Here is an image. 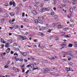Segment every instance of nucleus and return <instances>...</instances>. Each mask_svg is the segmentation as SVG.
Listing matches in <instances>:
<instances>
[{"label": "nucleus", "instance_id": "nucleus-53", "mask_svg": "<svg viewBox=\"0 0 77 77\" xmlns=\"http://www.w3.org/2000/svg\"><path fill=\"white\" fill-rule=\"evenodd\" d=\"M34 63L35 65H38V62Z\"/></svg>", "mask_w": 77, "mask_h": 77}, {"label": "nucleus", "instance_id": "nucleus-62", "mask_svg": "<svg viewBox=\"0 0 77 77\" xmlns=\"http://www.w3.org/2000/svg\"><path fill=\"white\" fill-rule=\"evenodd\" d=\"M44 62H45V63H48V61L45 60L44 61Z\"/></svg>", "mask_w": 77, "mask_h": 77}, {"label": "nucleus", "instance_id": "nucleus-13", "mask_svg": "<svg viewBox=\"0 0 77 77\" xmlns=\"http://www.w3.org/2000/svg\"><path fill=\"white\" fill-rule=\"evenodd\" d=\"M30 66V67H31V68H33V67H34V65L33 64H31Z\"/></svg>", "mask_w": 77, "mask_h": 77}, {"label": "nucleus", "instance_id": "nucleus-12", "mask_svg": "<svg viewBox=\"0 0 77 77\" xmlns=\"http://www.w3.org/2000/svg\"><path fill=\"white\" fill-rule=\"evenodd\" d=\"M66 69L67 72L70 71H71V70H70V68H69L68 67H66Z\"/></svg>", "mask_w": 77, "mask_h": 77}, {"label": "nucleus", "instance_id": "nucleus-4", "mask_svg": "<svg viewBox=\"0 0 77 77\" xmlns=\"http://www.w3.org/2000/svg\"><path fill=\"white\" fill-rule=\"evenodd\" d=\"M20 53L21 54H22V55H23V56H26L27 54V52H20Z\"/></svg>", "mask_w": 77, "mask_h": 77}, {"label": "nucleus", "instance_id": "nucleus-58", "mask_svg": "<svg viewBox=\"0 0 77 77\" xmlns=\"http://www.w3.org/2000/svg\"><path fill=\"white\" fill-rule=\"evenodd\" d=\"M49 31H47V32H49V33H51V30H50V29H49Z\"/></svg>", "mask_w": 77, "mask_h": 77}, {"label": "nucleus", "instance_id": "nucleus-42", "mask_svg": "<svg viewBox=\"0 0 77 77\" xmlns=\"http://www.w3.org/2000/svg\"><path fill=\"white\" fill-rule=\"evenodd\" d=\"M55 40H56V41L58 40L59 39V38H58V37H56L55 38Z\"/></svg>", "mask_w": 77, "mask_h": 77}, {"label": "nucleus", "instance_id": "nucleus-59", "mask_svg": "<svg viewBox=\"0 0 77 77\" xmlns=\"http://www.w3.org/2000/svg\"><path fill=\"white\" fill-rule=\"evenodd\" d=\"M11 54H14V51H11Z\"/></svg>", "mask_w": 77, "mask_h": 77}, {"label": "nucleus", "instance_id": "nucleus-48", "mask_svg": "<svg viewBox=\"0 0 77 77\" xmlns=\"http://www.w3.org/2000/svg\"><path fill=\"white\" fill-rule=\"evenodd\" d=\"M67 1V0H63V3H66Z\"/></svg>", "mask_w": 77, "mask_h": 77}, {"label": "nucleus", "instance_id": "nucleus-50", "mask_svg": "<svg viewBox=\"0 0 77 77\" xmlns=\"http://www.w3.org/2000/svg\"><path fill=\"white\" fill-rule=\"evenodd\" d=\"M76 8V7H74L72 8L73 10H74L75 9V8Z\"/></svg>", "mask_w": 77, "mask_h": 77}, {"label": "nucleus", "instance_id": "nucleus-31", "mask_svg": "<svg viewBox=\"0 0 77 77\" xmlns=\"http://www.w3.org/2000/svg\"><path fill=\"white\" fill-rule=\"evenodd\" d=\"M15 21V19L14 18L11 21V22H14Z\"/></svg>", "mask_w": 77, "mask_h": 77}, {"label": "nucleus", "instance_id": "nucleus-7", "mask_svg": "<svg viewBox=\"0 0 77 77\" xmlns=\"http://www.w3.org/2000/svg\"><path fill=\"white\" fill-rule=\"evenodd\" d=\"M10 50H11V49H10V48H8L7 50H6V52L7 53H9V52H10Z\"/></svg>", "mask_w": 77, "mask_h": 77}, {"label": "nucleus", "instance_id": "nucleus-57", "mask_svg": "<svg viewBox=\"0 0 77 77\" xmlns=\"http://www.w3.org/2000/svg\"><path fill=\"white\" fill-rule=\"evenodd\" d=\"M15 71H16V72H18V69H16V70H15Z\"/></svg>", "mask_w": 77, "mask_h": 77}, {"label": "nucleus", "instance_id": "nucleus-17", "mask_svg": "<svg viewBox=\"0 0 77 77\" xmlns=\"http://www.w3.org/2000/svg\"><path fill=\"white\" fill-rule=\"evenodd\" d=\"M62 26L60 25H58V29H60V28H62Z\"/></svg>", "mask_w": 77, "mask_h": 77}, {"label": "nucleus", "instance_id": "nucleus-9", "mask_svg": "<svg viewBox=\"0 0 77 77\" xmlns=\"http://www.w3.org/2000/svg\"><path fill=\"white\" fill-rule=\"evenodd\" d=\"M10 15L11 16V17H14L15 15V13H9Z\"/></svg>", "mask_w": 77, "mask_h": 77}, {"label": "nucleus", "instance_id": "nucleus-64", "mask_svg": "<svg viewBox=\"0 0 77 77\" xmlns=\"http://www.w3.org/2000/svg\"><path fill=\"white\" fill-rule=\"evenodd\" d=\"M75 53H76V54H77V51H74Z\"/></svg>", "mask_w": 77, "mask_h": 77}, {"label": "nucleus", "instance_id": "nucleus-18", "mask_svg": "<svg viewBox=\"0 0 77 77\" xmlns=\"http://www.w3.org/2000/svg\"><path fill=\"white\" fill-rule=\"evenodd\" d=\"M68 47H72V45L71 44H69Z\"/></svg>", "mask_w": 77, "mask_h": 77}, {"label": "nucleus", "instance_id": "nucleus-43", "mask_svg": "<svg viewBox=\"0 0 77 77\" xmlns=\"http://www.w3.org/2000/svg\"><path fill=\"white\" fill-rule=\"evenodd\" d=\"M43 6H44V4H42L40 5V7H43Z\"/></svg>", "mask_w": 77, "mask_h": 77}, {"label": "nucleus", "instance_id": "nucleus-39", "mask_svg": "<svg viewBox=\"0 0 77 77\" xmlns=\"http://www.w3.org/2000/svg\"><path fill=\"white\" fill-rule=\"evenodd\" d=\"M1 46H2V47H1V48H3V47H4L5 46V45H3V44Z\"/></svg>", "mask_w": 77, "mask_h": 77}, {"label": "nucleus", "instance_id": "nucleus-24", "mask_svg": "<svg viewBox=\"0 0 77 77\" xmlns=\"http://www.w3.org/2000/svg\"><path fill=\"white\" fill-rule=\"evenodd\" d=\"M12 26H15V23H12Z\"/></svg>", "mask_w": 77, "mask_h": 77}, {"label": "nucleus", "instance_id": "nucleus-54", "mask_svg": "<svg viewBox=\"0 0 77 77\" xmlns=\"http://www.w3.org/2000/svg\"><path fill=\"white\" fill-rule=\"evenodd\" d=\"M48 9V8H45V9H44V10L45 11H47V10Z\"/></svg>", "mask_w": 77, "mask_h": 77}, {"label": "nucleus", "instance_id": "nucleus-2", "mask_svg": "<svg viewBox=\"0 0 77 77\" xmlns=\"http://www.w3.org/2000/svg\"><path fill=\"white\" fill-rule=\"evenodd\" d=\"M35 23L36 24H38L39 23H40V24H43V22H42V21L39 22V21H38V20L37 19H36L35 20Z\"/></svg>", "mask_w": 77, "mask_h": 77}, {"label": "nucleus", "instance_id": "nucleus-1", "mask_svg": "<svg viewBox=\"0 0 77 77\" xmlns=\"http://www.w3.org/2000/svg\"><path fill=\"white\" fill-rule=\"evenodd\" d=\"M19 36H20V39H22V40H26V39H27V38L24 36H22L21 35H19Z\"/></svg>", "mask_w": 77, "mask_h": 77}, {"label": "nucleus", "instance_id": "nucleus-52", "mask_svg": "<svg viewBox=\"0 0 77 77\" xmlns=\"http://www.w3.org/2000/svg\"><path fill=\"white\" fill-rule=\"evenodd\" d=\"M62 5L63 8H64V7H65V6H66V5H65V4H63Z\"/></svg>", "mask_w": 77, "mask_h": 77}, {"label": "nucleus", "instance_id": "nucleus-15", "mask_svg": "<svg viewBox=\"0 0 77 77\" xmlns=\"http://www.w3.org/2000/svg\"><path fill=\"white\" fill-rule=\"evenodd\" d=\"M38 35H42V36L44 35V34L41 33V32H38Z\"/></svg>", "mask_w": 77, "mask_h": 77}, {"label": "nucleus", "instance_id": "nucleus-55", "mask_svg": "<svg viewBox=\"0 0 77 77\" xmlns=\"http://www.w3.org/2000/svg\"><path fill=\"white\" fill-rule=\"evenodd\" d=\"M62 54L64 55L65 54V52H62Z\"/></svg>", "mask_w": 77, "mask_h": 77}, {"label": "nucleus", "instance_id": "nucleus-23", "mask_svg": "<svg viewBox=\"0 0 77 77\" xmlns=\"http://www.w3.org/2000/svg\"><path fill=\"white\" fill-rule=\"evenodd\" d=\"M71 16H72L71 14H69V15L67 17H68V18H70V17H71Z\"/></svg>", "mask_w": 77, "mask_h": 77}, {"label": "nucleus", "instance_id": "nucleus-63", "mask_svg": "<svg viewBox=\"0 0 77 77\" xmlns=\"http://www.w3.org/2000/svg\"><path fill=\"white\" fill-rule=\"evenodd\" d=\"M56 25L54 23H53V24H52V26H56Z\"/></svg>", "mask_w": 77, "mask_h": 77}, {"label": "nucleus", "instance_id": "nucleus-22", "mask_svg": "<svg viewBox=\"0 0 77 77\" xmlns=\"http://www.w3.org/2000/svg\"><path fill=\"white\" fill-rule=\"evenodd\" d=\"M45 29V28L44 27L42 26V30H44Z\"/></svg>", "mask_w": 77, "mask_h": 77}, {"label": "nucleus", "instance_id": "nucleus-60", "mask_svg": "<svg viewBox=\"0 0 77 77\" xmlns=\"http://www.w3.org/2000/svg\"><path fill=\"white\" fill-rule=\"evenodd\" d=\"M70 26H71V27H72V28L73 27H74V25H70Z\"/></svg>", "mask_w": 77, "mask_h": 77}, {"label": "nucleus", "instance_id": "nucleus-26", "mask_svg": "<svg viewBox=\"0 0 77 77\" xmlns=\"http://www.w3.org/2000/svg\"><path fill=\"white\" fill-rule=\"evenodd\" d=\"M69 65H73V63H72L70 62L69 63Z\"/></svg>", "mask_w": 77, "mask_h": 77}, {"label": "nucleus", "instance_id": "nucleus-41", "mask_svg": "<svg viewBox=\"0 0 77 77\" xmlns=\"http://www.w3.org/2000/svg\"><path fill=\"white\" fill-rule=\"evenodd\" d=\"M25 72V70H24V68H23V69H22V72L23 73Z\"/></svg>", "mask_w": 77, "mask_h": 77}, {"label": "nucleus", "instance_id": "nucleus-11", "mask_svg": "<svg viewBox=\"0 0 77 77\" xmlns=\"http://www.w3.org/2000/svg\"><path fill=\"white\" fill-rule=\"evenodd\" d=\"M66 54H68V55H70L71 54V52L70 51H69L67 52L66 53Z\"/></svg>", "mask_w": 77, "mask_h": 77}, {"label": "nucleus", "instance_id": "nucleus-3", "mask_svg": "<svg viewBox=\"0 0 77 77\" xmlns=\"http://www.w3.org/2000/svg\"><path fill=\"white\" fill-rule=\"evenodd\" d=\"M12 4L13 5V7H15L16 4H15V2H13V3L11 2H10V6H12Z\"/></svg>", "mask_w": 77, "mask_h": 77}, {"label": "nucleus", "instance_id": "nucleus-51", "mask_svg": "<svg viewBox=\"0 0 77 77\" xmlns=\"http://www.w3.org/2000/svg\"><path fill=\"white\" fill-rule=\"evenodd\" d=\"M35 58H30V60H34Z\"/></svg>", "mask_w": 77, "mask_h": 77}, {"label": "nucleus", "instance_id": "nucleus-38", "mask_svg": "<svg viewBox=\"0 0 77 77\" xmlns=\"http://www.w3.org/2000/svg\"><path fill=\"white\" fill-rule=\"evenodd\" d=\"M63 8V5H60V8H61V9H62V8Z\"/></svg>", "mask_w": 77, "mask_h": 77}, {"label": "nucleus", "instance_id": "nucleus-40", "mask_svg": "<svg viewBox=\"0 0 77 77\" xmlns=\"http://www.w3.org/2000/svg\"><path fill=\"white\" fill-rule=\"evenodd\" d=\"M8 5H9V4H8L7 3H5V6H8Z\"/></svg>", "mask_w": 77, "mask_h": 77}, {"label": "nucleus", "instance_id": "nucleus-45", "mask_svg": "<svg viewBox=\"0 0 77 77\" xmlns=\"http://www.w3.org/2000/svg\"><path fill=\"white\" fill-rule=\"evenodd\" d=\"M37 41H38V40L37 39H35L34 40V41L35 42H38Z\"/></svg>", "mask_w": 77, "mask_h": 77}, {"label": "nucleus", "instance_id": "nucleus-33", "mask_svg": "<svg viewBox=\"0 0 77 77\" xmlns=\"http://www.w3.org/2000/svg\"><path fill=\"white\" fill-rule=\"evenodd\" d=\"M17 44L16 43H14L13 44V46H17Z\"/></svg>", "mask_w": 77, "mask_h": 77}, {"label": "nucleus", "instance_id": "nucleus-10", "mask_svg": "<svg viewBox=\"0 0 77 77\" xmlns=\"http://www.w3.org/2000/svg\"><path fill=\"white\" fill-rule=\"evenodd\" d=\"M38 19L39 21H42L43 20V18L42 17H38Z\"/></svg>", "mask_w": 77, "mask_h": 77}, {"label": "nucleus", "instance_id": "nucleus-29", "mask_svg": "<svg viewBox=\"0 0 77 77\" xmlns=\"http://www.w3.org/2000/svg\"><path fill=\"white\" fill-rule=\"evenodd\" d=\"M38 3H39L38 2H37V3H36V4L35 5V7H36V6H37L38 5Z\"/></svg>", "mask_w": 77, "mask_h": 77}, {"label": "nucleus", "instance_id": "nucleus-20", "mask_svg": "<svg viewBox=\"0 0 77 77\" xmlns=\"http://www.w3.org/2000/svg\"><path fill=\"white\" fill-rule=\"evenodd\" d=\"M76 3V1H74V2H72V4L73 5H75Z\"/></svg>", "mask_w": 77, "mask_h": 77}, {"label": "nucleus", "instance_id": "nucleus-36", "mask_svg": "<svg viewBox=\"0 0 77 77\" xmlns=\"http://www.w3.org/2000/svg\"><path fill=\"white\" fill-rule=\"evenodd\" d=\"M51 60H54V57H51Z\"/></svg>", "mask_w": 77, "mask_h": 77}, {"label": "nucleus", "instance_id": "nucleus-21", "mask_svg": "<svg viewBox=\"0 0 77 77\" xmlns=\"http://www.w3.org/2000/svg\"><path fill=\"white\" fill-rule=\"evenodd\" d=\"M69 11L71 12H72V11H73V10L72 8H70L69 9Z\"/></svg>", "mask_w": 77, "mask_h": 77}, {"label": "nucleus", "instance_id": "nucleus-35", "mask_svg": "<svg viewBox=\"0 0 77 77\" xmlns=\"http://www.w3.org/2000/svg\"><path fill=\"white\" fill-rule=\"evenodd\" d=\"M51 15H52V16L54 15V13L53 12H51Z\"/></svg>", "mask_w": 77, "mask_h": 77}, {"label": "nucleus", "instance_id": "nucleus-46", "mask_svg": "<svg viewBox=\"0 0 77 77\" xmlns=\"http://www.w3.org/2000/svg\"><path fill=\"white\" fill-rule=\"evenodd\" d=\"M63 61H66V59H62Z\"/></svg>", "mask_w": 77, "mask_h": 77}, {"label": "nucleus", "instance_id": "nucleus-34", "mask_svg": "<svg viewBox=\"0 0 77 77\" xmlns=\"http://www.w3.org/2000/svg\"><path fill=\"white\" fill-rule=\"evenodd\" d=\"M23 58L19 59V61H23Z\"/></svg>", "mask_w": 77, "mask_h": 77}, {"label": "nucleus", "instance_id": "nucleus-8", "mask_svg": "<svg viewBox=\"0 0 77 77\" xmlns=\"http://www.w3.org/2000/svg\"><path fill=\"white\" fill-rule=\"evenodd\" d=\"M5 46L7 48H8V47H9V43H6Z\"/></svg>", "mask_w": 77, "mask_h": 77}, {"label": "nucleus", "instance_id": "nucleus-27", "mask_svg": "<svg viewBox=\"0 0 77 77\" xmlns=\"http://www.w3.org/2000/svg\"><path fill=\"white\" fill-rule=\"evenodd\" d=\"M2 56H5L6 55V53L4 52L3 54H1Z\"/></svg>", "mask_w": 77, "mask_h": 77}, {"label": "nucleus", "instance_id": "nucleus-56", "mask_svg": "<svg viewBox=\"0 0 77 77\" xmlns=\"http://www.w3.org/2000/svg\"><path fill=\"white\" fill-rule=\"evenodd\" d=\"M24 61H25V62H27V60L26 59H25L24 60Z\"/></svg>", "mask_w": 77, "mask_h": 77}, {"label": "nucleus", "instance_id": "nucleus-49", "mask_svg": "<svg viewBox=\"0 0 77 77\" xmlns=\"http://www.w3.org/2000/svg\"><path fill=\"white\" fill-rule=\"evenodd\" d=\"M25 15V14L24 13H22V17H24V16Z\"/></svg>", "mask_w": 77, "mask_h": 77}, {"label": "nucleus", "instance_id": "nucleus-5", "mask_svg": "<svg viewBox=\"0 0 77 77\" xmlns=\"http://www.w3.org/2000/svg\"><path fill=\"white\" fill-rule=\"evenodd\" d=\"M32 13L34 15H37V12L35 10L33 11H32Z\"/></svg>", "mask_w": 77, "mask_h": 77}, {"label": "nucleus", "instance_id": "nucleus-19", "mask_svg": "<svg viewBox=\"0 0 77 77\" xmlns=\"http://www.w3.org/2000/svg\"><path fill=\"white\" fill-rule=\"evenodd\" d=\"M70 57L71 58V59H73L74 57H73V56L71 54H70Z\"/></svg>", "mask_w": 77, "mask_h": 77}, {"label": "nucleus", "instance_id": "nucleus-25", "mask_svg": "<svg viewBox=\"0 0 77 77\" xmlns=\"http://www.w3.org/2000/svg\"><path fill=\"white\" fill-rule=\"evenodd\" d=\"M54 19H57V16H54Z\"/></svg>", "mask_w": 77, "mask_h": 77}, {"label": "nucleus", "instance_id": "nucleus-37", "mask_svg": "<svg viewBox=\"0 0 77 77\" xmlns=\"http://www.w3.org/2000/svg\"><path fill=\"white\" fill-rule=\"evenodd\" d=\"M52 38H53V37L51 36L50 37H48V38L49 39H52Z\"/></svg>", "mask_w": 77, "mask_h": 77}, {"label": "nucleus", "instance_id": "nucleus-47", "mask_svg": "<svg viewBox=\"0 0 77 77\" xmlns=\"http://www.w3.org/2000/svg\"><path fill=\"white\" fill-rule=\"evenodd\" d=\"M66 45H65V44H63L61 45V46L63 47H64V46H65Z\"/></svg>", "mask_w": 77, "mask_h": 77}, {"label": "nucleus", "instance_id": "nucleus-30", "mask_svg": "<svg viewBox=\"0 0 77 77\" xmlns=\"http://www.w3.org/2000/svg\"><path fill=\"white\" fill-rule=\"evenodd\" d=\"M28 21H29V20L27 19H26L24 20V22H27Z\"/></svg>", "mask_w": 77, "mask_h": 77}, {"label": "nucleus", "instance_id": "nucleus-44", "mask_svg": "<svg viewBox=\"0 0 77 77\" xmlns=\"http://www.w3.org/2000/svg\"><path fill=\"white\" fill-rule=\"evenodd\" d=\"M38 69V68L37 67H36L35 68H34L33 70H35V69Z\"/></svg>", "mask_w": 77, "mask_h": 77}, {"label": "nucleus", "instance_id": "nucleus-61", "mask_svg": "<svg viewBox=\"0 0 77 77\" xmlns=\"http://www.w3.org/2000/svg\"><path fill=\"white\" fill-rule=\"evenodd\" d=\"M4 20H4V19H1V21H2V22H3Z\"/></svg>", "mask_w": 77, "mask_h": 77}, {"label": "nucleus", "instance_id": "nucleus-6", "mask_svg": "<svg viewBox=\"0 0 77 77\" xmlns=\"http://www.w3.org/2000/svg\"><path fill=\"white\" fill-rule=\"evenodd\" d=\"M1 42L2 43H3V44H5V43H6V42L4 41V39L2 38L1 39Z\"/></svg>", "mask_w": 77, "mask_h": 77}, {"label": "nucleus", "instance_id": "nucleus-16", "mask_svg": "<svg viewBox=\"0 0 77 77\" xmlns=\"http://www.w3.org/2000/svg\"><path fill=\"white\" fill-rule=\"evenodd\" d=\"M18 25H16L14 26V28H15V29H18Z\"/></svg>", "mask_w": 77, "mask_h": 77}, {"label": "nucleus", "instance_id": "nucleus-32", "mask_svg": "<svg viewBox=\"0 0 77 77\" xmlns=\"http://www.w3.org/2000/svg\"><path fill=\"white\" fill-rule=\"evenodd\" d=\"M66 37H67V38H70V35H67L66 36Z\"/></svg>", "mask_w": 77, "mask_h": 77}, {"label": "nucleus", "instance_id": "nucleus-14", "mask_svg": "<svg viewBox=\"0 0 77 77\" xmlns=\"http://www.w3.org/2000/svg\"><path fill=\"white\" fill-rule=\"evenodd\" d=\"M61 36H63L65 35V33L63 32H62L60 33Z\"/></svg>", "mask_w": 77, "mask_h": 77}, {"label": "nucleus", "instance_id": "nucleus-28", "mask_svg": "<svg viewBox=\"0 0 77 77\" xmlns=\"http://www.w3.org/2000/svg\"><path fill=\"white\" fill-rule=\"evenodd\" d=\"M5 68H8V65H6L5 66Z\"/></svg>", "mask_w": 77, "mask_h": 77}]
</instances>
